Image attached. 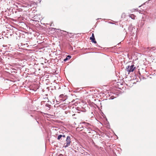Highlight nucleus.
<instances>
[{"mask_svg":"<svg viewBox=\"0 0 156 156\" xmlns=\"http://www.w3.org/2000/svg\"><path fill=\"white\" fill-rule=\"evenodd\" d=\"M71 142V141L70 137V136H68L66 138V143L64 144L63 147L66 148L68 147L70 145Z\"/></svg>","mask_w":156,"mask_h":156,"instance_id":"obj_1","label":"nucleus"},{"mask_svg":"<svg viewBox=\"0 0 156 156\" xmlns=\"http://www.w3.org/2000/svg\"><path fill=\"white\" fill-rule=\"evenodd\" d=\"M135 68V66L133 64H132L131 66H127L126 69L128 72L130 73L133 72Z\"/></svg>","mask_w":156,"mask_h":156,"instance_id":"obj_2","label":"nucleus"},{"mask_svg":"<svg viewBox=\"0 0 156 156\" xmlns=\"http://www.w3.org/2000/svg\"><path fill=\"white\" fill-rule=\"evenodd\" d=\"M90 39L94 43H97L96 41L95 40V37H90Z\"/></svg>","mask_w":156,"mask_h":156,"instance_id":"obj_3","label":"nucleus"},{"mask_svg":"<svg viewBox=\"0 0 156 156\" xmlns=\"http://www.w3.org/2000/svg\"><path fill=\"white\" fill-rule=\"evenodd\" d=\"M129 17L130 18H131L132 19L134 20L135 19V17L136 16L133 14H131L129 15Z\"/></svg>","mask_w":156,"mask_h":156,"instance_id":"obj_4","label":"nucleus"},{"mask_svg":"<svg viewBox=\"0 0 156 156\" xmlns=\"http://www.w3.org/2000/svg\"><path fill=\"white\" fill-rule=\"evenodd\" d=\"M71 56L68 55L67 56L66 58L64 60V61H66L68 59H70L71 58Z\"/></svg>","mask_w":156,"mask_h":156,"instance_id":"obj_5","label":"nucleus"},{"mask_svg":"<svg viewBox=\"0 0 156 156\" xmlns=\"http://www.w3.org/2000/svg\"><path fill=\"white\" fill-rule=\"evenodd\" d=\"M62 137V135H59L58 136V139L59 140Z\"/></svg>","mask_w":156,"mask_h":156,"instance_id":"obj_6","label":"nucleus"},{"mask_svg":"<svg viewBox=\"0 0 156 156\" xmlns=\"http://www.w3.org/2000/svg\"><path fill=\"white\" fill-rule=\"evenodd\" d=\"M31 5L30 3L27 4V7H31Z\"/></svg>","mask_w":156,"mask_h":156,"instance_id":"obj_7","label":"nucleus"},{"mask_svg":"<svg viewBox=\"0 0 156 156\" xmlns=\"http://www.w3.org/2000/svg\"><path fill=\"white\" fill-rule=\"evenodd\" d=\"M92 37H94V34H92Z\"/></svg>","mask_w":156,"mask_h":156,"instance_id":"obj_8","label":"nucleus"},{"mask_svg":"<svg viewBox=\"0 0 156 156\" xmlns=\"http://www.w3.org/2000/svg\"><path fill=\"white\" fill-rule=\"evenodd\" d=\"M62 137H65V135H62Z\"/></svg>","mask_w":156,"mask_h":156,"instance_id":"obj_9","label":"nucleus"},{"mask_svg":"<svg viewBox=\"0 0 156 156\" xmlns=\"http://www.w3.org/2000/svg\"><path fill=\"white\" fill-rule=\"evenodd\" d=\"M53 29H56V28H53Z\"/></svg>","mask_w":156,"mask_h":156,"instance_id":"obj_10","label":"nucleus"}]
</instances>
